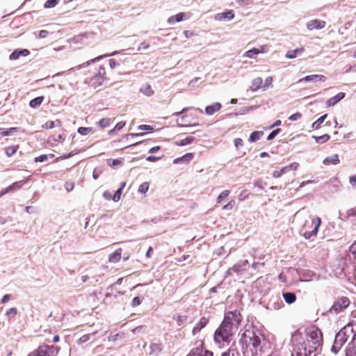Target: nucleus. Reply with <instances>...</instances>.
<instances>
[{
  "mask_svg": "<svg viewBox=\"0 0 356 356\" xmlns=\"http://www.w3.org/2000/svg\"><path fill=\"white\" fill-rule=\"evenodd\" d=\"M291 341L293 346L291 356H310L312 353L321 348L323 334L319 329L312 327L307 330L305 339L298 331L292 334Z\"/></svg>",
  "mask_w": 356,
  "mask_h": 356,
  "instance_id": "obj_1",
  "label": "nucleus"
},
{
  "mask_svg": "<svg viewBox=\"0 0 356 356\" xmlns=\"http://www.w3.org/2000/svg\"><path fill=\"white\" fill-rule=\"evenodd\" d=\"M242 318L238 310L228 312L218 328L214 332V341L219 346L229 345L233 339L234 330H237Z\"/></svg>",
  "mask_w": 356,
  "mask_h": 356,
  "instance_id": "obj_2",
  "label": "nucleus"
},
{
  "mask_svg": "<svg viewBox=\"0 0 356 356\" xmlns=\"http://www.w3.org/2000/svg\"><path fill=\"white\" fill-rule=\"evenodd\" d=\"M355 337L356 323H348L336 334L334 344L332 346V351L337 353L348 339L353 341L355 339Z\"/></svg>",
  "mask_w": 356,
  "mask_h": 356,
  "instance_id": "obj_3",
  "label": "nucleus"
},
{
  "mask_svg": "<svg viewBox=\"0 0 356 356\" xmlns=\"http://www.w3.org/2000/svg\"><path fill=\"white\" fill-rule=\"evenodd\" d=\"M321 224V220L318 216H309L302 225L300 233L305 239H311L316 237L318 228Z\"/></svg>",
  "mask_w": 356,
  "mask_h": 356,
  "instance_id": "obj_4",
  "label": "nucleus"
},
{
  "mask_svg": "<svg viewBox=\"0 0 356 356\" xmlns=\"http://www.w3.org/2000/svg\"><path fill=\"white\" fill-rule=\"evenodd\" d=\"M261 338L259 332H255L252 329H247L241 335V342L247 348L252 347L257 353L260 348Z\"/></svg>",
  "mask_w": 356,
  "mask_h": 356,
  "instance_id": "obj_5",
  "label": "nucleus"
},
{
  "mask_svg": "<svg viewBox=\"0 0 356 356\" xmlns=\"http://www.w3.org/2000/svg\"><path fill=\"white\" fill-rule=\"evenodd\" d=\"M106 70L104 67L100 66L94 73L92 77H88L85 79V83L90 86L97 88L102 86L105 81Z\"/></svg>",
  "mask_w": 356,
  "mask_h": 356,
  "instance_id": "obj_6",
  "label": "nucleus"
},
{
  "mask_svg": "<svg viewBox=\"0 0 356 356\" xmlns=\"http://www.w3.org/2000/svg\"><path fill=\"white\" fill-rule=\"evenodd\" d=\"M350 302V301L347 297H339L330 308V312L331 314H339L346 309L349 306Z\"/></svg>",
  "mask_w": 356,
  "mask_h": 356,
  "instance_id": "obj_7",
  "label": "nucleus"
},
{
  "mask_svg": "<svg viewBox=\"0 0 356 356\" xmlns=\"http://www.w3.org/2000/svg\"><path fill=\"white\" fill-rule=\"evenodd\" d=\"M119 54V51H115L111 54H104V55H101V56H99L93 59H91L81 65H77L76 67H72L71 68L70 70L72 71V70H80L81 68L82 67H87L89 65H90L91 63H94L95 62H97V61H99L100 60L104 58H107V57H109V56H114V55H116V54Z\"/></svg>",
  "mask_w": 356,
  "mask_h": 356,
  "instance_id": "obj_8",
  "label": "nucleus"
},
{
  "mask_svg": "<svg viewBox=\"0 0 356 356\" xmlns=\"http://www.w3.org/2000/svg\"><path fill=\"white\" fill-rule=\"evenodd\" d=\"M187 356H213V353L207 350L201 343L192 349Z\"/></svg>",
  "mask_w": 356,
  "mask_h": 356,
  "instance_id": "obj_9",
  "label": "nucleus"
},
{
  "mask_svg": "<svg viewBox=\"0 0 356 356\" xmlns=\"http://www.w3.org/2000/svg\"><path fill=\"white\" fill-rule=\"evenodd\" d=\"M54 349L53 346H42L36 352L29 354V356H52Z\"/></svg>",
  "mask_w": 356,
  "mask_h": 356,
  "instance_id": "obj_10",
  "label": "nucleus"
},
{
  "mask_svg": "<svg viewBox=\"0 0 356 356\" xmlns=\"http://www.w3.org/2000/svg\"><path fill=\"white\" fill-rule=\"evenodd\" d=\"M234 13L232 10H227L223 13H217L214 16V19L216 21H231L234 18Z\"/></svg>",
  "mask_w": 356,
  "mask_h": 356,
  "instance_id": "obj_11",
  "label": "nucleus"
},
{
  "mask_svg": "<svg viewBox=\"0 0 356 356\" xmlns=\"http://www.w3.org/2000/svg\"><path fill=\"white\" fill-rule=\"evenodd\" d=\"M325 22L320 19H312L307 22V28L309 31H312L314 29L320 30L323 29L325 26Z\"/></svg>",
  "mask_w": 356,
  "mask_h": 356,
  "instance_id": "obj_12",
  "label": "nucleus"
},
{
  "mask_svg": "<svg viewBox=\"0 0 356 356\" xmlns=\"http://www.w3.org/2000/svg\"><path fill=\"white\" fill-rule=\"evenodd\" d=\"M326 78L324 75L321 74H312V75H308L306 76L302 79H300L298 82H302V81H311V82H324L325 81Z\"/></svg>",
  "mask_w": 356,
  "mask_h": 356,
  "instance_id": "obj_13",
  "label": "nucleus"
},
{
  "mask_svg": "<svg viewBox=\"0 0 356 356\" xmlns=\"http://www.w3.org/2000/svg\"><path fill=\"white\" fill-rule=\"evenodd\" d=\"M345 97V93L343 92H339L337 95H336L335 96L328 99L327 100V106L328 107H330V106H334L336 104H337L339 101H341L342 99H343Z\"/></svg>",
  "mask_w": 356,
  "mask_h": 356,
  "instance_id": "obj_14",
  "label": "nucleus"
},
{
  "mask_svg": "<svg viewBox=\"0 0 356 356\" xmlns=\"http://www.w3.org/2000/svg\"><path fill=\"white\" fill-rule=\"evenodd\" d=\"M29 51L28 49H16L10 55V60H17L20 56H26L29 54Z\"/></svg>",
  "mask_w": 356,
  "mask_h": 356,
  "instance_id": "obj_15",
  "label": "nucleus"
},
{
  "mask_svg": "<svg viewBox=\"0 0 356 356\" xmlns=\"http://www.w3.org/2000/svg\"><path fill=\"white\" fill-rule=\"evenodd\" d=\"M208 318L206 317H202L200 321L195 325V326L193 329V334L195 335L198 333L201 329L206 326L208 323Z\"/></svg>",
  "mask_w": 356,
  "mask_h": 356,
  "instance_id": "obj_16",
  "label": "nucleus"
},
{
  "mask_svg": "<svg viewBox=\"0 0 356 356\" xmlns=\"http://www.w3.org/2000/svg\"><path fill=\"white\" fill-rule=\"evenodd\" d=\"M339 162H340V161L339 159V155L337 154H333L331 156L326 157L323 161V164H325L326 165H337V164L339 163Z\"/></svg>",
  "mask_w": 356,
  "mask_h": 356,
  "instance_id": "obj_17",
  "label": "nucleus"
},
{
  "mask_svg": "<svg viewBox=\"0 0 356 356\" xmlns=\"http://www.w3.org/2000/svg\"><path fill=\"white\" fill-rule=\"evenodd\" d=\"M220 108L221 104L218 102H216L212 105L207 106L205 108V113L209 115H211L214 114L216 111H219Z\"/></svg>",
  "mask_w": 356,
  "mask_h": 356,
  "instance_id": "obj_18",
  "label": "nucleus"
},
{
  "mask_svg": "<svg viewBox=\"0 0 356 356\" xmlns=\"http://www.w3.org/2000/svg\"><path fill=\"white\" fill-rule=\"evenodd\" d=\"M346 356H356V340L351 341L348 343V348L346 350Z\"/></svg>",
  "mask_w": 356,
  "mask_h": 356,
  "instance_id": "obj_19",
  "label": "nucleus"
},
{
  "mask_svg": "<svg viewBox=\"0 0 356 356\" xmlns=\"http://www.w3.org/2000/svg\"><path fill=\"white\" fill-rule=\"evenodd\" d=\"M193 154L192 153H187L184 156L177 158L174 160V163H188L193 159Z\"/></svg>",
  "mask_w": 356,
  "mask_h": 356,
  "instance_id": "obj_20",
  "label": "nucleus"
},
{
  "mask_svg": "<svg viewBox=\"0 0 356 356\" xmlns=\"http://www.w3.org/2000/svg\"><path fill=\"white\" fill-rule=\"evenodd\" d=\"M245 270V268H242L241 264L238 263L235 264L233 267L229 268L227 271V276H229L232 275V273H236V274H239L243 271Z\"/></svg>",
  "mask_w": 356,
  "mask_h": 356,
  "instance_id": "obj_21",
  "label": "nucleus"
},
{
  "mask_svg": "<svg viewBox=\"0 0 356 356\" xmlns=\"http://www.w3.org/2000/svg\"><path fill=\"white\" fill-rule=\"evenodd\" d=\"M282 296L284 301L289 305L295 302L296 300V296L292 292L283 293Z\"/></svg>",
  "mask_w": 356,
  "mask_h": 356,
  "instance_id": "obj_22",
  "label": "nucleus"
},
{
  "mask_svg": "<svg viewBox=\"0 0 356 356\" xmlns=\"http://www.w3.org/2000/svg\"><path fill=\"white\" fill-rule=\"evenodd\" d=\"M263 80L261 77H257L252 81L250 90L253 92L257 91L261 87Z\"/></svg>",
  "mask_w": 356,
  "mask_h": 356,
  "instance_id": "obj_23",
  "label": "nucleus"
},
{
  "mask_svg": "<svg viewBox=\"0 0 356 356\" xmlns=\"http://www.w3.org/2000/svg\"><path fill=\"white\" fill-rule=\"evenodd\" d=\"M122 249L119 248L116 250L114 252L109 254L108 260L111 262H118L121 259Z\"/></svg>",
  "mask_w": 356,
  "mask_h": 356,
  "instance_id": "obj_24",
  "label": "nucleus"
},
{
  "mask_svg": "<svg viewBox=\"0 0 356 356\" xmlns=\"http://www.w3.org/2000/svg\"><path fill=\"white\" fill-rule=\"evenodd\" d=\"M140 91L145 95L149 97L154 95V90H152L151 86L149 83H145L140 88Z\"/></svg>",
  "mask_w": 356,
  "mask_h": 356,
  "instance_id": "obj_25",
  "label": "nucleus"
},
{
  "mask_svg": "<svg viewBox=\"0 0 356 356\" xmlns=\"http://www.w3.org/2000/svg\"><path fill=\"white\" fill-rule=\"evenodd\" d=\"M150 354L158 355L162 350L163 346L160 343H152L149 346Z\"/></svg>",
  "mask_w": 356,
  "mask_h": 356,
  "instance_id": "obj_26",
  "label": "nucleus"
},
{
  "mask_svg": "<svg viewBox=\"0 0 356 356\" xmlns=\"http://www.w3.org/2000/svg\"><path fill=\"white\" fill-rule=\"evenodd\" d=\"M61 126V122L59 120L56 121H47L44 124L42 125V128L48 129H53Z\"/></svg>",
  "mask_w": 356,
  "mask_h": 356,
  "instance_id": "obj_27",
  "label": "nucleus"
},
{
  "mask_svg": "<svg viewBox=\"0 0 356 356\" xmlns=\"http://www.w3.org/2000/svg\"><path fill=\"white\" fill-rule=\"evenodd\" d=\"M185 15H186L185 13H179L178 14L168 18V22L169 24H172L175 22H180L184 20Z\"/></svg>",
  "mask_w": 356,
  "mask_h": 356,
  "instance_id": "obj_28",
  "label": "nucleus"
},
{
  "mask_svg": "<svg viewBox=\"0 0 356 356\" xmlns=\"http://www.w3.org/2000/svg\"><path fill=\"white\" fill-rule=\"evenodd\" d=\"M195 140V138L193 136H187L186 138L179 140L176 142V144L179 146H184L189 145Z\"/></svg>",
  "mask_w": 356,
  "mask_h": 356,
  "instance_id": "obj_29",
  "label": "nucleus"
},
{
  "mask_svg": "<svg viewBox=\"0 0 356 356\" xmlns=\"http://www.w3.org/2000/svg\"><path fill=\"white\" fill-rule=\"evenodd\" d=\"M304 51L303 48L296 49L294 50L288 51L286 57L290 59L295 58L298 54Z\"/></svg>",
  "mask_w": 356,
  "mask_h": 356,
  "instance_id": "obj_30",
  "label": "nucleus"
},
{
  "mask_svg": "<svg viewBox=\"0 0 356 356\" xmlns=\"http://www.w3.org/2000/svg\"><path fill=\"white\" fill-rule=\"evenodd\" d=\"M263 135H264L263 131H254L250 134V136L249 137V141L252 142V143L256 142V141L259 140Z\"/></svg>",
  "mask_w": 356,
  "mask_h": 356,
  "instance_id": "obj_31",
  "label": "nucleus"
},
{
  "mask_svg": "<svg viewBox=\"0 0 356 356\" xmlns=\"http://www.w3.org/2000/svg\"><path fill=\"white\" fill-rule=\"evenodd\" d=\"M43 99H44L43 97H38L36 98H34L30 101L29 106L33 108H37L41 105V104L43 102Z\"/></svg>",
  "mask_w": 356,
  "mask_h": 356,
  "instance_id": "obj_32",
  "label": "nucleus"
},
{
  "mask_svg": "<svg viewBox=\"0 0 356 356\" xmlns=\"http://www.w3.org/2000/svg\"><path fill=\"white\" fill-rule=\"evenodd\" d=\"M327 115L325 114L321 118H319L317 120H316L312 124V128L314 129H318L320 128L321 125L323 124L324 120L326 119Z\"/></svg>",
  "mask_w": 356,
  "mask_h": 356,
  "instance_id": "obj_33",
  "label": "nucleus"
},
{
  "mask_svg": "<svg viewBox=\"0 0 356 356\" xmlns=\"http://www.w3.org/2000/svg\"><path fill=\"white\" fill-rule=\"evenodd\" d=\"M317 143L323 144L330 140V136L328 134H324L321 136H313Z\"/></svg>",
  "mask_w": 356,
  "mask_h": 356,
  "instance_id": "obj_34",
  "label": "nucleus"
},
{
  "mask_svg": "<svg viewBox=\"0 0 356 356\" xmlns=\"http://www.w3.org/2000/svg\"><path fill=\"white\" fill-rule=\"evenodd\" d=\"M174 319H175L179 326H183L186 323L188 317L186 316L178 315L174 317Z\"/></svg>",
  "mask_w": 356,
  "mask_h": 356,
  "instance_id": "obj_35",
  "label": "nucleus"
},
{
  "mask_svg": "<svg viewBox=\"0 0 356 356\" xmlns=\"http://www.w3.org/2000/svg\"><path fill=\"white\" fill-rule=\"evenodd\" d=\"M53 158L54 157V154H42L39 156H37L35 158L34 161L35 162H40V163H42V162H45L48 160L49 158Z\"/></svg>",
  "mask_w": 356,
  "mask_h": 356,
  "instance_id": "obj_36",
  "label": "nucleus"
},
{
  "mask_svg": "<svg viewBox=\"0 0 356 356\" xmlns=\"http://www.w3.org/2000/svg\"><path fill=\"white\" fill-rule=\"evenodd\" d=\"M149 184L147 181L142 183L138 187V193H140L141 194L146 193L149 189Z\"/></svg>",
  "mask_w": 356,
  "mask_h": 356,
  "instance_id": "obj_37",
  "label": "nucleus"
},
{
  "mask_svg": "<svg viewBox=\"0 0 356 356\" xmlns=\"http://www.w3.org/2000/svg\"><path fill=\"white\" fill-rule=\"evenodd\" d=\"M221 356H240V353L234 348H229L223 353Z\"/></svg>",
  "mask_w": 356,
  "mask_h": 356,
  "instance_id": "obj_38",
  "label": "nucleus"
},
{
  "mask_svg": "<svg viewBox=\"0 0 356 356\" xmlns=\"http://www.w3.org/2000/svg\"><path fill=\"white\" fill-rule=\"evenodd\" d=\"M144 134L143 133H138V134H127L125 135L121 140H114L112 142V145L114 147L115 145L117 143H120L121 142L122 140H123L124 138L127 139L129 136H131V137H137V136H143Z\"/></svg>",
  "mask_w": 356,
  "mask_h": 356,
  "instance_id": "obj_39",
  "label": "nucleus"
},
{
  "mask_svg": "<svg viewBox=\"0 0 356 356\" xmlns=\"http://www.w3.org/2000/svg\"><path fill=\"white\" fill-rule=\"evenodd\" d=\"M17 150V147L15 146H8L5 149V153L8 156H12L14 155Z\"/></svg>",
  "mask_w": 356,
  "mask_h": 356,
  "instance_id": "obj_40",
  "label": "nucleus"
},
{
  "mask_svg": "<svg viewBox=\"0 0 356 356\" xmlns=\"http://www.w3.org/2000/svg\"><path fill=\"white\" fill-rule=\"evenodd\" d=\"M110 123V118H102L98 122H97V124L101 128H106L109 126Z\"/></svg>",
  "mask_w": 356,
  "mask_h": 356,
  "instance_id": "obj_41",
  "label": "nucleus"
},
{
  "mask_svg": "<svg viewBox=\"0 0 356 356\" xmlns=\"http://www.w3.org/2000/svg\"><path fill=\"white\" fill-rule=\"evenodd\" d=\"M125 124H126L125 122H123V121L119 122L118 123H117V124L115 126V127L113 129H111L108 131V134H112L116 131L121 130L125 126Z\"/></svg>",
  "mask_w": 356,
  "mask_h": 356,
  "instance_id": "obj_42",
  "label": "nucleus"
},
{
  "mask_svg": "<svg viewBox=\"0 0 356 356\" xmlns=\"http://www.w3.org/2000/svg\"><path fill=\"white\" fill-rule=\"evenodd\" d=\"M258 54H259V51H258V50H257V48H252V49L247 51L244 54V56H245V57H247V58H253L255 55H258Z\"/></svg>",
  "mask_w": 356,
  "mask_h": 356,
  "instance_id": "obj_43",
  "label": "nucleus"
},
{
  "mask_svg": "<svg viewBox=\"0 0 356 356\" xmlns=\"http://www.w3.org/2000/svg\"><path fill=\"white\" fill-rule=\"evenodd\" d=\"M60 0H47L44 4V8H51L55 7Z\"/></svg>",
  "mask_w": 356,
  "mask_h": 356,
  "instance_id": "obj_44",
  "label": "nucleus"
},
{
  "mask_svg": "<svg viewBox=\"0 0 356 356\" xmlns=\"http://www.w3.org/2000/svg\"><path fill=\"white\" fill-rule=\"evenodd\" d=\"M287 171H289L287 167L284 166V167H283L280 170L274 171L273 173V176L274 178H278V177H281L283 174H284Z\"/></svg>",
  "mask_w": 356,
  "mask_h": 356,
  "instance_id": "obj_45",
  "label": "nucleus"
},
{
  "mask_svg": "<svg viewBox=\"0 0 356 356\" xmlns=\"http://www.w3.org/2000/svg\"><path fill=\"white\" fill-rule=\"evenodd\" d=\"M95 332H92V333H90V334H84L79 339V343H83L88 341H89L91 337L92 336H94L95 334Z\"/></svg>",
  "mask_w": 356,
  "mask_h": 356,
  "instance_id": "obj_46",
  "label": "nucleus"
},
{
  "mask_svg": "<svg viewBox=\"0 0 356 356\" xmlns=\"http://www.w3.org/2000/svg\"><path fill=\"white\" fill-rule=\"evenodd\" d=\"M92 127H81L77 130V132L79 134L83 135V136H86V135H87L88 134H89L90 132H92Z\"/></svg>",
  "mask_w": 356,
  "mask_h": 356,
  "instance_id": "obj_47",
  "label": "nucleus"
},
{
  "mask_svg": "<svg viewBox=\"0 0 356 356\" xmlns=\"http://www.w3.org/2000/svg\"><path fill=\"white\" fill-rule=\"evenodd\" d=\"M65 140V136L64 134H59L56 136H52L49 140L54 142L63 143Z\"/></svg>",
  "mask_w": 356,
  "mask_h": 356,
  "instance_id": "obj_48",
  "label": "nucleus"
},
{
  "mask_svg": "<svg viewBox=\"0 0 356 356\" xmlns=\"http://www.w3.org/2000/svg\"><path fill=\"white\" fill-rule=\"evenodd\" d=\"M15 131L16 128H10L8 129L0 128V134L3 136H9L12 132Z\"/></svg>",
  "mask_w": 356,
  "mask_h": 356,
  "instance_id": "obj_49",
  "label": "nucleus"
},
{
  "mask_svg": "<svg viewBox=\"0 0 356 356\" xmlns=\"http://www.w3.org/2000/svg\"><path fill=\"white\" fill-rule=\"evenodd\" d=\"M190 109H195V110L197 111L198 112H200V113H203V111L201 108H195L193 107H186V108H184L180 112H176V113H173V115H179L181 113H184Z\"/></svg>",
  "mask_w": 356,
  "mask_h": 356,
  "instance_id": "obj_50",
  "label": "nucleus"
},
{
  "mask_svg": "<svg viewBox=\"0 0 356 356\" xmlns=\"http://www.w3.org/2000/svg\"><path fill=\"white\" fill-rule=\"evenodd\" d=\"M229 194V191L227 190L223 191L217 197V202L220 203L224 200L225 197H227Z\"/></svg>",
  "mask_w": 356,
  "mask_h": 356,
  "instance_id": "obj_51",
  "label": "nucleus"
},
{
  "mask_svg": "<svg viewBox=\"0 0 356 356\" xmlns=\"http://www.w3.org/2000/svg\"><path fill=\"white\" fill-rule=\"evenodd\" d=\"M17 314V309L16 307L10 308L8 310H7L6 312V315L9 318L13 317V316H16Z\"/></svg>",
  "mask_w": 356,
  "mask_h": 356,
  "instance_id": "obj_52",
  "label": "nucleus"
},
{
  "mask_svg": "<svg viewBox=\"0 0 356 356\" xmlns=\"http://www.w3.org/2000/svg\"><path fill=\"white\" fill-rule=\"evenodd\" d=\"M281 131V129H276L275 130H273L272 132H270L268 137H267V140H271L273 139H274L275 138V136Z\"/></svg>",
  "mask_w": 356,
  "mask_h": 356,
  "instance_id": "obj_53",
  "label": "nucleus"
},
{
  "mask_svg": "<svg viewBox=\"0 0 356 356\" xmlns=\"http://www.w3.org/2000/svg\"><path fill=\"white\" fill-rule=\"evenodd\" d=\"M74 183L72 181H67L65 184V188L67 192H70L74 189Z\"/></svg>",
  "mask_w": 356,
  "mask_h": 356,
  "instance_id": "obj_54",
  "label": "nucleus"
},
{
  "mask_svg": "<svg viewBox=\"0 0 356 356\" xmlns=\"http://www.w3.org/2000/svg\"><path fill=\"white\" fill-rule=\"evenodd\" d=\"M302 117V114L299 112H297L293 115H291L289 118V120H291V121H296L298 120H300Z\"/></svg>",
  "mask_w": 356,
  "mask_h": 356,
  "instance_id": "obj_55",
  "label": "nucleus"
},
{
  "mask_svg": "<svg viewBox=\"0 0 356 356\" xmlns=\"http://www.w3.org/2000/svg\"><path fill=\"white\" fill-rule=\"evenodd\" d=\"M272 83H273V78L271 76H268L265 79V83L263 86L264 90H266V88H268L270 86H271Z\"/></svg>",
  "mask_w": 356,
  "mask_h": 356,
  "instance_id": "obj_56",
  "label": "nucleus"
},
{
  "mask_svg": "<svg viewBox=\"0 0 356 356\" xmlns=\"http://www.w3.org/2000/svg\"><path fill=\"white\" fill-rule=\"evenodd\" d=\"M122 191L120 189H118L117 191L115 193L114 195L112 197V200L114 202H118L120 200Z\"/></svg>",
  "mask_w": 356,
  "mask_h": 356,
  "instance_id": "obj_57",
  "label": "nucleus"
},
{
  "mask_svg": "<svg viewBox=\"0 0 356 356\" xmlns=\"http://www.w3.org/2000/svg\"><path fill=\"white\" fill-rule=\"evenodd\" d=\"M24 183H26V181L21 180V181H16V182L13 183L12 185H10V186H13V190H14L15 188H19L22 186V185Z\"/></svg>",
  "mask_w": 356,
  "mask_h": 356,
  "instance_id": "obj_58",
  "label": "nucleus"
},
{
  "mask_svg": "<svg viewBox=\"0 0 356 356\" xmlns=\"http://www.w3.org/2000/svg\"><path fill=\"white\" fill-rule=\"evenodd\" d=\"M108 164L111 166H115L118 165L122 164V160L121 159H113V160H108Z\"/></svg>",
  "mask_w": 356,
  "mask_h": 356,
  "instance_id": "obj_59",
  "label": "nucleus"
},
{
  "mask_svg": "<svg viewBox=\"0 0 356 356\" xmlns=\"http://www.w3.org/2000/svg\"><path fill=\"white\" fill-rule=\"evenodd\" d=\"M234 146L236 149H238L240 147H242L243 145V141L241 138H236L234 141Z\"/></svg>",
  "mask_w": 356,
  "mask_h": 356,
  "instance_id": "obj_60",
  "label": "nucleus"
},
{
  "mask_svg": "<svg viewBox=\"0 0 356 356\" xmlns=\"http://www.w3.org/2000/svg\"><path fill=\"white\" fill-rule=\"evenodd\" d=\"M235 204H236L235 201L232 200L223 207V209L231 210L235 206Z\"/></svg>",
  "mask_w": 356,
  "mask_h": 356,
  "instance_id": "obj_61",
  "label": "nucleus"
},
{
  "mask_svg": "<svg viewBox=\"0 0 356 356\" xmlns=\"http://www.w3.org/2000/svg\"><path fill=\"white\" fill-rule=\"evenodd\" d=\"M11 298H12V296L10 294H6L1 299V303L5 304V303L8 302L10 300H11Z\"/></svg>",
  "mask_w": 356,
  "mask_h": 356,
  "instance_id": "obj_62",
  "label": "nucleus"
},
{
  "mask_svg": "<svg viewBox=\"0 0 356 356\" xmlns=\"http://www.w3.org/2000/svg\"><path fill=\"white\" fill-rule=\"evenodd\" d=\"M141 304V300L139 297H135L131 301V306L136 307Z\"/></svg>",
  "mask_w": 356,
  "mask_h": 356,
  "instance_id": "obj_63",
  "label": "nucleus"
},
{
  "mask_svg": "<svg viewBox=\"0 0 356 356\" xmlns=\"http://www.w3.org/2000/svg\"><path fill=\"white\" fill-rule=\"evenodd\" d=\"M356 216V208H353L347 211L348 218Z\"/></svg>",
  "mask_w": 356,
  "mask_h": 356,
  "instance_id": "obj_64",
  "label": "nucleus"
}]
</instances>
